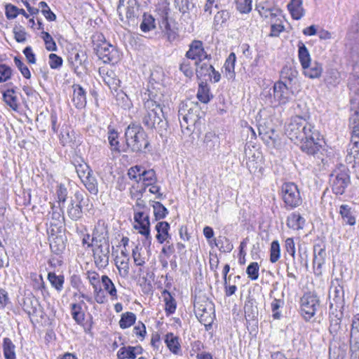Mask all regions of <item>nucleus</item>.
I'll use <instances>...</instances> for the list:
<instances>
[{
    "label": "nucleus",
    "instance_id": "nucleus-1",
    "mask_svg": "<svg viewBox=\"0 0 359 359\" xmlns=\"http://www.w3.org/2000/svg\"><path fill=\"white\" fill-rule=\"evenodd\" d=\"M285 134L291 141L299 144L301 150L307 154L314 155L321 148L320 133L312 123L301 116L290 118Z\"/></svg>",
    "mask_w": 359,
    "mask_h": 359
},
{
    "label": "nucleus",
    "instance_id": "nucleus-2",
    "mask_svg": "<svg viewBox=\"0 0 359 359\" xmlns=\"http://www.w3.org/2000/svg\"><path fill=\"white\" fill-rule=\"evenodd\" d=\"M144 101V109L145 112L142 115V121L147 129H155L161 135L166 131L168 122L165 119L164 112L161 104L154 99L150 97Z\"/></svg>",
    "mask_w": 359,
    "mask_h": 359
},
{
    "label": "nucleus",
    "instance_id": "nucleus-3",
    "mask_svg": "<svg viewBox=\"0 0 359 359\" xmlns=\"http://www.w3.org/2000/svg\"><path fill=\"white\" fill-rule=\"evenodd\" d=\"M127 149L123 151L142 152L149 145L147 135L143 128L135 123H130L125 131Z\"/></svg>",
    "mask_w": 359,
    "mask_h": 359
},
{
    "label": "nucleus",
    "instance_id": "nucleus-4",
    "mask_svg": "<svg viewBox=\"0 0 359 359\" xmlns=\"http://www.w3.org/2000/svg\"><path fill=\"white\" fill-rule=\"evenodd\" d=\"M330 299V329H337L340 323V317H337V314L334 313L337 311L338 309H341L344 306V290L337 281L336 283H332L329 292Z\"/></svg>",
    "mask_w": 359,
    "mask_h": 359
},
{
    "label": "nucleus",
    "instance_id": "nucleus-5",
    "mask_svg": "<svg viewBox=\"0 0 359 359\" xmlns=\"http://www.w3.org/2000/svg\"><path fill=\"white\" fill-rule=\"evenodd\" d=\"M203 113L198 103L189 102L182 104L179 109V120L181 128L191 130V127L194 126L201 118V114Z\"/></svg>",
    "mask_w": 359,
    "mask_h": 359
},
{
    "label": "nucleus",
    "instance_id": "nucleus-6",
    "mask_svg": "<svg viewBox=\"0 0 359 359\" xmlns=\"http://www.w3.org/2000/svg\"><path fill=\"white\" fill-rule=\"evenodd\" d=\"M281 196L285 207L293 210L302 204L303 198L300 190L294 182H285L281 187Z\"/></svg>",
    "mask_w": 359,
    "mask_h": 359
},
{
    "label": "nucleus",
    "instance_id": "nucleus-7",
    "mask_svg": "<svg viewBox=\"0 0 359 359\" xmlns=\"http://www.w3.org/2000/svg\"><path fill=\"white\" fill-rule=\"evenodd\" d=\"M95 50L98 57L104 63L114 64L120 60V54L118 50L106 41L97 44Z\"/></svg>",
    "mask_w": 359,
    "mask_h": 359
},
{
    "label": "nucleus",
    "instance_id": "nucleus-8",
    "mask_svg": "<svg viewBox=\"0 0 359 359\" xmlns=\"http://www.w3.org/2000/svg\"><path fill=\"white\" fill-rule=\"evenodd\" d=\"M291 85L283 81H278L273 85V99L276 105H285L288 103L293 95Z\"/></svg>",
    "mask_w": 359,
    "mask_h": 359
},
{
    "label": "nucleus",
    "instance_id": "nucleus-9",
    "mask_svg": "<svg viewBox=\"0 0 359 359\" xmlns=\"http://www.w3.org/2000/svg\"><path fill=\"white\" fill-rule=\"evenodd\" d=\"M319 307V299L311 294H304L300 299V310L303 318L309 320Z\"/></svg>",
    "mask_w": 359,
    "mask_h": 359
},
{
    "label": "nucleus",
    "instance_id": "nucleus-10",
    "mask_svg": "<svg viewBox=\"0 0 359 359\" xmlns=\"http://www.w3.org/2000/svg\"><path fill=\"white\" fill-rule=\"evenodd\" d=\"M134 220L136 222L134 228L138 230L139 233L145 237V241L143 243H147L148 245H150L151 236L150 235L149 216L144 212H137L134 214Z\"/></svg>",
    "mask_w": 359,
    "mask_h": 359
},
{
    "label": "nucleus",
    "instance_id": "nucleus-11",
    "mask_svg": "<svg viewBox=\"0 0 359 359\" xmlns=\"http://www.w3.org/2000/svg\"><path fill=\"white\" fill-rule=\"evenodd\" d=\"M95 266L99 269H105L109 261L110 245L91 246Z\"/></svg>",
    "mask_w": 359,
    "mask_h": 359
},
{
    "label": "nucleus",
    "instance_id": "nucleus-12",
    "mask_svg": "<svg viewBox=\"0 0 359 359\" xmlns=\"http://www.w3.org/2000/svg\"><path fill=\"white\" fill-rule=\"evenodd\" d=\"M331 187L336 195H342L349 185L350 177L346 171H340L330 175Z\"/></svg>",
    "mask_w": 359,
    "mask_h": 359
},
{
    "label": "nucleus",
    "instance_id": "nucleus-13",
    "mask_svg": "<svg viewBox=\"0 0 359 359\" xmlns=\"http://www.w3.org/2000/svg\"><path fill=\"white\" fill-rule=\"evenodd\" d=\"M110 245L109 239V232L107 225L102 221H98L92 234L90 243H88V247L96 246L100 245Z\"/></svg>",
    "mask_w": 359,
    "mask_h": 359
},
{
    "label": "nucleus",
    "instance_id": "nucleus-14",
    "mask_svg": "<svg viewBox=\"0 0 359 359\" xmlns=\"http://www.w3.org/2000/svg\"><path fill=\"white\" fill-rule=\"evenodd\" d=\"M74 198L76 201H71V203L67 208V215L72 220L76 221L83 215L81 203L83 200V194L81 191H76Z\"/></svg>",
    "mask_w": 359,
    "mask_h": 359
},
{
    "label": "nucleus",
    "instance_id": "nucleus-15",
    "mask_svg": "<svg viewBox=\"0 0 359 359\" xmlns=\"http://www.w3.org/2000/svg\"><path fill=\"white\" fill-rule=\"evenodd\" d=\"M188 59L202 60L208 57V55L205 52L203 47V43L201 41L195 40L189 45V49L186 53Z\"/></svg>",
    "mask_w": 359,
    "mask_h": 359
},
{
    "label": "nucleus",
    "instance_id": "nucleus-16",
    "mask_svg": "<svg viewBox=\"0 0 359 359\" xmlns=\"http://www.w3.org/2000/svg\"><path fill=\"white\" fill-rule=\"evenodd\" d=\"M72 101L77 109H83L86 105V90L79 85L74 84Z\"/></svg>",
    "mask_w": 359,
    "mask_h": 359
},
{
    "label": "nucleus",
    "instance_id": "nucleus-17",
    "mask_svg": "<svg viewBox=\"0 0 359 359\" xmlns=\"http://www.w3.org/2000/svg\"><path fill=\"white\" fill-rule=\"evenodd\" d=\"M351 147L348 149L346 161L353 168L359 164V140H351Z\"/></svg>",
    "mask_w": 359,
    "mask_h": 359
},
{
    "label": "nucleus",
    "instance_id": "nucleus-18",
    "mask_svg": "<svg viewBox=\"0 0 359 359\" xmlns=\"http://www.w3.org/2000/svg\"><path fill=\"white\" fill-rule=\"evenodd\" d=\"M219 144L220 141L218 135L212 132L205 133L203 139V145L207 151H215L219 147Z\"/></svg>",
    "mask_w": 359,
    "mask_h": 359
},
{
    "label": "nucleus",
    "instance_id": "nucleus-19",
    "mask_svg": "<svg viewBox=\"0 0 359 359\" xmlns=\"http://www.w3.org/2000/svg\"><path fill=\"white\" fill-rule=\"evenodd\" d=\"M155 229L157 231L156 238L159 243L162 244L171 238L169 233L170 224L168 222H158L155 226Z\"/></svg>",
    "mask_w": 359,
    "mask_h": 359
},
{
    "label": "nucleus",
    "instance_id": "nucleus-20",
    "mask_svg": "<svg viewBox=\"0 0 359 359\" xmlns=\"http://www.w3.org/2000/svg\"><path fill=\"white\" fill-rule=\"evenodd\" d=\"M326 257L325 247L322 244H316L313 246V264L314 266L320 269L325 263Z\"/></svg>",
    "mask_w": 359,
    "mask_h": 359
},
{
    "label": "nucleus",
    "instance_id": "nucleus-21",
    "mask_svg": "<svg viewBox=\"0 0 359 359\" xmlns=\"http://www.w3.org/2000/svg\"><path fill=\"white\" fill-rule=\"evenodd\" d=\"M302 3V0H291L288 4L287 8L293 19L299 20L304 16Z\"/></svg>",
    "mask_w": 359,
    "mask_h": 359
},
{
    "label": "nucleus",
    "instance_id": "nucleus-22",
    "mask_svg": "<svg viewBox=\"0 0 359 359\" xmlns=\"http://www.w3.org/2000/svg\"><path fill=\"white\" fill-rule=\"evenodd\" d=\"M236 55L234 53H230L229 57L225 61L224 69L226 77L230 80L235 78V63H236Z\"/></svg>",
    "mask_w": 359,
    "mask_h": 359
},
{
    "label": "nucleus",
    "instance_id": "nucleus-23",
    "mask_svg": "<svg viewBox=\"0 0 359 359\" xmlns=\"http://www.w3.org/2000/svg\"><path fill=\"white\" fill-rule=\"evenodd\" d=\"M298 57L302 68H306L311 64L309 50L302 41L298 43Z\"/></svg>",
    "mask_w": 359,
    "mask_h": 359
},
{
    "label": "nucleus",
    "instance_id": "nucleus-24",
    "mask_svg": "<svg viewBox=\"0 0 359 359\" xmlns=\"http://www.w3.org/2000/svg\"><path fill=\"white\" fill-rule=\"evenodd\" d=\"M304 223L305 219L299 213L296 212L292 213L287 219V226L294 230L303 229Z\"/></svg>",
    "mask_w": 359,
    "mask_h": 359
},
{
    "label": "nucleus",
    "instance_id": "nucleus-25",
    "mask_svg": "<svg viewBox=\"0 0 359 359\" xmlns=\"http://www.w3.org/2000/svg\"><path fill=\"white\" fill-rule=\"evenodd\" d=\"M100 73L105 75L103 77V80L109 88L116 90L119 86L121 81L119 79L114 77V73L113 71H106L104 69H100Z\"/></svg>",
    "mask_w": 359,
    "mask_h": 359
},
{
    "label": "nucleus",
    "instance_id": "nucleus-26",
    "mask_svg": "<svg viewBox=\"0 0 359 359\" xmlns=\"http://www.w3.org/2000/svg\"><path fill=\"white\" fill-rule=\"evenodd\" d=\"M3 352L5 359H16L15 346L8 337H5L3 340Z\"/></svg>",
    "mask_w": 359,
    "mask_h": 359
},
{
    "label": "nucleus",
    "instance_id": "nucleus-27",
    "mask_svg": "<svg viewBox=\"0 0 359 359\" xmlns=\"http://www.w3.org/2000/svg\"><path fill=\"white\" fill-rule=\"evenodd\" d=\"M162 297H163V300L165 302V311L167 315L174 313L176 310V302L175 299L166 290H164L162 292Z\"/></svg>",
    "mask_w": 359,
    "mask_h": 359
},
{
    "label": "nucleus",
    "instance_id": "nucleus-28",
    "mask_svg": "<svg viewBox=\"0 0 359 359\" xmlns=\"http://www.w3.org/2000/svg\"><path fill=\"white\" fill-rule=\"evenodd\" d=\"M84 186L87 190L93 195H97L98 193V184L95 176L92 172L90 175L89 172L86 177L82 180Z\"/></svg>",
    "mask_w": 359,
    "mask_h": 359
},
{
    "label": "nucleus",
    "instance_id": "nucleus-29",
    "mask_svg": "<svg viewBox=\"0 0 359 359\" xmlns=\"http://www.w3.org/2000/svg\"><path fill=\"white\" fill-rule=\"evenodd\" d=\"M303 69L304 75L310 79L319 78L323 72L322 65L318 62L310 64L308 67Z\"/></svg>",
    "mask_w": 359,
    "mask_h": 359
},
{
    "label": "nucleus",
    "instance_id": "nucleus-30",
    "mask_svg": "<svg viewBox=\"0 0 359 359\" xmlns=\"http://www.w3.org/2000/svg\"><path fill=\"white\" fill-rule=\"evenodd\" d=\"M245 317L247 321L253 320L258 315V309L252 299L248 300L244 306Z\"/></svg>",
    "mask_w": 359,
    "mask_h": 359
},
{
    "label": "nucleus",
    "instance_id": "nucleus-31",
    "mask_svg": "<svg viewBox=\"0 0 359 359\" xmlns=\"http://www.w3.org/2000/svg\"><path fill=\"white\" fill-rule=\"evenodd\" d=\"M339 214L346 224L353 226L355 224V218L353 215L351 208L348 205L340 206Z\"/></svg>",
    "mask_w": 359,
    "mask_h": 359
},
{
    "label": "nucleus",
    "instance_id": "nucleus-32",
    "mask_svg": "<svg viewBox=\"0 0 359 359\" xmlns=\"http://www.w3.org/2000/svg\"><path fill=\"white\" fill-rule=\"evenodd\" d=\"M15 91L13 89H8L4 93L3 97L5 102L14 111L18 109L17 97L15 95Z\"/></svg>",
    "mask_w": 359,
    "mask_h": 359
},
{
    "label": "nucleus",
    "instance_id": "nucleus-33",
    "mask_svg": "<svg viewBox=\"0 0 359 359\" xmlns=\"http://www.w3.org/2000/svg\"><path fill=\"white\" fill-rule=\"evenodd\" d=\"M214 244L219 248V250L223 252H230L233 245L229 238L226 237H219L218 239H214Z\"/></svg>",
    "mask_w": 359,
    "mask_h": 359
},
{
    "label": "nucleus",
    "instance_id": "nucleus-34",
    "mask_svg": "<svg viewBox=\"0 0 359 359\" xmlns=\"http://www.w3.org/2000/svg\"><path fill=\"white\" fill-rule=\"evenodd\" d=\"M165 342L168 348L172 353H177L180 350V345L178 337L175 336L172 333L170 332L165 335Z\"/></svg>",
    "mask_w": 359,
    "mask_h": 359
},
{
    "label": "nucleus",
    "instance_id": "nucleus-35",
    "mask_svg": "<svg viewBox=\"0 0 359 359\" xmlns=\"http://www.w3.org/2000/svg\"><path fill=\"white\" fill-rule=\"evenodd\" d=\"M202 60H199V62H196V65L197 66L196 72V76L198 78H202L205 76H210V72L214 71V67L212 65L208 64L206 62H201Z\"/></svg>",
    "mask_w": 359,
    "mask_h": 359
},
{
    "label": "nucleus",
    "instance_id": "nucleus-36",
    "mask_svg": "<svg viewBox=\"0 0 359 359\" xmlns=\"http://www.w3.org/2000/svg\"><path fill=\"white\" fill-rule=\"evenodd\" d=\"M136 320V316L133 312H126L121 315L119 325L122 329H126L132 326Z\"/></svg>",
    "mask_w": 359,
    "mask_h": 359
},
{
    "label": "nucleus",
    "instance_id": "nucleus-37",
    "mask_svg": "<svg viewBox=\"0 0 359 359\" xmlns=\"http://www.w3.org/2000/svg\"><path fill=\"white\" fill-rule=\"evenodd\" d=\"M102 283L104 289L109 294L112 299H117V291L111 280L107 276H102Z\"/></svg>",
    "mask_w": 359,
    "mask_h": 359
},
{
    "label": "nucleus",
    "instance_id": "nucleus-38",
    "mask_svg": "<svg viewBox=\"0 0 359 359\" xmlns=\"http://www.w3.org/2000/svg\"><path fill=\"white\" fill-rule=\"evenodd\" d=\"M152 207L156 220L163 219L168 214L167 208L160 202L152 201Z\"/></svg>",
    "mask_w": 359,
    "mask_h": 359
},
{
    "label": "nucleus",
    "instance_id": "nucleus-39",
    "mask_svg": "<svg viewBox=\"0 0 359 359\" xmlns=\"http://www.w3.org/2000/svg\"><path fill=\"white\" fill-rule=\"evenodd\" d=\"M48 279L51 285L57 291L60 292L62 290L64 284L63 276H57L53 272H49L48 274Z\"/></svg>",
    "mask_w": 359,
    "mask_h": 359
},
{
    "label": "nucleus",
    "instance_id": "nucleus-40",
    "mask_svg": "<svg viewBox=\"0 0 359 359\" xmlns=\"http://www.w3.org/2000/svg\"><path fill=\"white\" fill-rule=\"evenodd\" d=\"M72 316L74 320L78 323L81 324L84 321L85 314L82 311V307L80 304H72L71 305Z\"/></svg>",
    "mask_w": 359,
    "mask_h": 359
},
{
    "label": "nucleus",
    "instance_id": "nucleus-41",
    "mask_svg": "<svg viewBox=\"0 0 359 359\" xmlns=\"http://www.w3.org/2000/svg\"><path fill=\"white\" fill-rule=\"evenodd\" d=\"M116 104L124 109H129L133 107V104L128 96L121 91L118 93L116 97Z\"/></svg>",
    "mask_w": 359,
    "mask_h": 359
},
{
    "label": "nucleus",
    "instance_id": "nucleus-42",
    "mask_svg": "<svg viewBox=\"0 0 359 359\" xmlns=\"http://www.w3.org/2000/svg\"><path fill=\"white\" fill-rule=\"evenodd\" d=\"M297 73V72L291 67L286 65L283 67L281 70V81L291 85V82L296 77Z\"/></svg>",
    "mask_w": 359,
    "mask_h": 359
},
{
    "label": "nucleus",
    "instance_id": "nucleus-43",
    "mask_svg": "<svg viewBox=\"0 0 359 359\" xmlns=\"http://www.w3.org/2000/svg\"><path fill=\"white\" fill-rule=\"evenodd\" d=\"M118 134L114 130H110L108 133V140L113 151L121 152L119 142L118 140Z\"/></svg>",
    "mask_w": 359,
    "mask_h": 359
},
{
    "label": "nucleus",
    "instance_id": "nucleus-44",
    "mask_svg": "<svg viewBox=\"0 0 359 359\" xmlns=\"http://www.w3.org/2000/svg\"><path fill=\"white\" fill-rule=\"evenodd\" d=\"M118 359H135L136 356L135 355L133 346H123L119 348L117 352Z\"/></svg>",
    "mask_w": 359,
    "mask_h": 359
},
{
    "label": "nucleus",
    "instance_id": "nucleus-45",
    "mask_svg": "<svg viewBox=\"0 0 359 359\" xmlns=\"http://www.w3.org/2000/svg\"><path fill=\"white\" fill-rule=\"evenodd\" d=\"M41 37L43 39L46 48L48 51H56L57 50V46L53 40V37L50 36V34L45 31H42L41 34Z\"/></svg>",
    "mask_w": 359,
    "mask_h": 359
},
{
    "label": "nucleus",
    "instance_id": "nucleus-46",
    "mask_svg": "<svg viewBox=\"0 0 359 359\" xmlns=\"http://www.w3.org/2000/svg\"><path fill=\"white\" fill-rule=\"evenodd\" d=\"M84 57V55H80L79 53L77 51H72L69 55L68 61L74 68L75 72H76L79 67L81 65Z\"/></svg>",
    "mask_w": 359,
    "mask_h": 359
},
{
    "label": "nucleus",
    "instance_id": "nucleus-47",
    "mask_svg": "<svg viewBox=\"0 0 359 359\" xmlns=\"http://www.w3.org/2000/svg\"><path fill=\"white\" fill-rule=\"evenodd\" d=\"M209 88L206 84H204L203 82L199 84L197 97L198 99L203 102L208 103L210 101L209 97Z\"/></svg>",
    "mask_w": 359,
    "mask_h": 359
},
{
    "label": "nucleus",
    "instance_id": "nucleus-48",
    "mask_svg": "<svg viewBox=\"0 0 359 359\" xmlns=\"http://www.w3.org/2000/svg\"><path fill=\"white\" fill-rule=\"evenodd\" d=\"M280 248L278 241H273L271 244L270 248V261L271 263H276L280 258Z\"/></svg>",
    "mask_w": 359,
    "mask_h": 359
},
{
    "label": "nucleus",
    "instance_id": "nucleus-49",
    "mask_svg": "<svg viewBox=\"0 0 359 359\" xmlns=\"http://www.w3.org/2000/svg\"><path fill=\"white\" fill-rule=\"evenodd\" d=\"M195 313H212L213 306L211 302L205 301V304H201L199 302H194Z\"/></svg>",
    "mask_w": 359,
    "mask_h": 359
},
{
    "label": "nucleus",
    "instance_id": "nucleus-50",
    "mask_svg": "<svg viewBox=\"0 0 359 359\" xmlns=\"http://www.w3.org/2000/svg\"><path fill=\"white\" fill-rule=\"evenodd\" d=\"M141 181L144 182L145 185L149 186L156 182V173L153 169L146 170L144 169L141 174Z\"/></svg>",
    "mask_w": 359,
    "mask_h": 359
},
{
    "label": "nucleus",
    "instance_id": "nucleus-51",
    "mask_svg": "<svg viewBox=\"0 0 359 359\" xmlns=\"http://www.w3.org/2000/svg\"><path fill=\"white\" fill-rule=\"evenodd\" d=\"M31 278L33 282L32 285L34 290H41L42 292L46 290V287L42 276H38L36 273H31Z\"/></svg>",
    "mask_w": 359,
    "mask_h": 359
},
{
    "label": "nucleus",
    "instance_id": "nucleus-52",
    "mask_svg": "<svg viewBox=\"0 0 359 359\" xmlns=\"http://www.w3.org/2000/svg\"><path fill=\"white\" fill-rule=\"evenodd\" d=\"M230 18V13L226 10L218 11L214 18V25H222L226 23Z\"/></svg>",
    "mask_w": 359,
    "mask_h": 359
},
{
    "label": "nucleus",
    "instance_id": "nucleus-53",
    "mask_svg": "<svg viewBox=\"0 0 359 359\" xmlns=\"http://www.w3.org/2000/svg\"><path fill=\"white\" fill-rule=\"evenodd\" d=\"M144 168L140 165L131 167L128 171V175L130 180H133L137 182H141V174Z\"/></svg>",
    "mask_w": 359,
    "mask_h": 359
},
{
    "label": "nucleus",
    "instance_id": "nucleus-54",
    "mask_svg": "<svg viewBox=\"0 0 359 359\" xmlns=\"http://www.w3.org/2000/svg\"><path fill=\"white\" fill-rule=\"evenodd\" d=\"M116 267L118 270L119 275L126 278L129 274V257H126V259H123L118 264V262L116 263Z\"/></svg>",
    "mask_w": 359,
    "mask_h": 359
},
{
    "label": "nucleus",
    "instance_id": "nucleus-55",
    "mask_svg": "<svg viewBox=\"0 0 359 359\" xmlns=\"http://www.w3.org/2000/svg\"><path fill=\"white\" fill-rule=\"evenodd\" d=\"M236 9L241 13H248L252 10V0H238Z\"/></svg>",
    "mask_w": 359,
    "mask_h": 359
},
{
    "label": "nucleus",
    "instance_id": "nucleus-56",
    "mask_svg": "<svg viewBox=\"0 0 359 359\" xmlns=\"http://www.w3.org/2000/svg\"><path fill=\"white\" fill-rule=\"evenodd\" d=\"M14 38L18 43H24L27 40V32L22 26H15L13 30Z\"/></svg>",
    "mask_w": 359,
    "mask_h": 359
},
{
    "label": "nucleus",
    "instance_id": "nucleus-57",
    "mask_svg": "<svg viewBox=\"0 0 359 359\" xmlns=\"http://www.w3.org/2000/svg\"><path fill=\"white\" fill-rule=\"evenodd\" d=\"M75 169L81 181L86 177L88 172L90 175L93 172L92 170L86 163H79V165H75Z\"/></svg>",
    "mask_w": 359,
    "mask_h": 359
},
{
    "label": "nucleus",
    "instance_id": "nucleus-58",
    "mask_svg": "<svg viewBox=\"0 0 359 359\" xmlns=\"http://www.w3.org/2000/svg\"><path fill=\"white\" fill-rule=\"evenodd\" d=\"M259 266L257 262H252L250 263L246 269V273L250 278L252 280H255L259 277Z\"/></svg>",
    "mask_w": 359,
    "mask_h": 359
},
{
    "label": "nucleus",
    "instance_id": "nucleus-59",
    "mask_svg": "<svg viewBox=\"0 0 359 359\" xmlns=\"http://www.w3.org/2000/svg\"><path fill=\"white\" fill-rule=\"evenodd\" d=\"M350 121V127L352 130L351 140H359V118H351Z\"/></svg>",
    "mask_w": 359,
    "mask_h": 359
},
{
    "label": "nucleus",
    "instance_id": "nucleus-60",
    "mask_svg": "<svg viewBox=\"0 0 359 359\" xmlns=\"http://www.w3.org/2000/svg\"><path fill=\"white\" fill-rule=\"evenodd\" d=\"M87 278L94 288V292H97L100 284V275L94 271H87Z\"/></svg>",
    "mask_w": 359,
    "mask_h": 359
},
{
    "label": "nucleus",
    "instance_id": "nucleus-61",
    "mask_svg": "<svg viewBox=\"0 0 359 359\" xmlns=\"http://www.w3.org/2000/svg\"><path fill=\"white\" fill-rule=\"evenodd\" d=\"M144 20L140 24V29L144 32H147L155 27L154 19L151 16H144Z\"/></svg>",
    "mask_w": 359,
    "mask_h": 359
},
{
    "label": "nucleus",
    "instance_id": "nucleus-62",
    "mask_svg": "<svg viewBox=\"0 0 359 359\" xmlns=\"http://www.w3.org/2000/svg\"><path fill=\"white\" fill-rule=\"evenodd\" d=\"M14 62L16 67L19 69L21 74L26 79H29L31 77V73L28 67L22 62V61L18 57H15L14 58Z\"/></svg>",
    "mask_w": 359,
    "mask_h": 359
},
{
    "label": "nucleus",
    "instance_id": "nucleus-63",
    "mask_svg": "<svg viewBox=\"0 0 359 359\" xmlns=\"http://www.w3.org/2000/svg\"><path fill=\"white\" fill-rule=\"evenodd\" d=\"M283 301L281 299H274L271 302V311H272V316L274 319H280V313L278 311V309L283 306Z\"/></svg>",
    "mask_w": 359,
    "mask_h": 359
},
{
    "label": "nucleus",
    "instance_id": "nucleus-64",
    "mask_svg": "<svg viewBox=\"0 0 359 359\" xmlns=\"http://www.w3.org/2000/svg\"><path fill=\"white\" fill-rule=\"evenodd\" d=\"M12 69L6 65H0V83L8 81L11 76Z\"/></svg>",
    "mask_w": 359,
    "mask_h": 359
}]
</instances>
